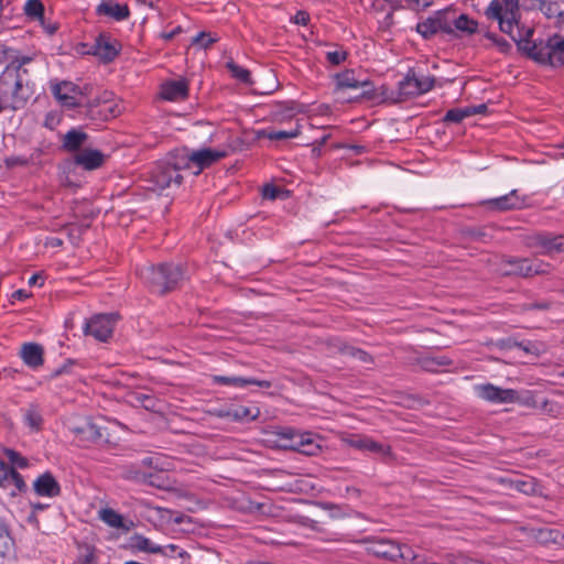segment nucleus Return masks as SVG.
<instances>
[{
    "label": "nucleus",
    "instance_id": "f257e3e1",
    "mask_svg": "<svg viewBox=\"0 0 564 564\" xmlns=\"http://www.w3.org/2000/svg\"><path fill=\"white\" fill-rule=\"evenodd\" d=\"M351 73H335V91L345 89H360L355 99H365L372 104L392 102L400 104L430 91L435 84L431 76H417V73H406L398 83L397 88H389L386 84H379L369 79H357L350 76Z\"/></svg>",
    "mask_w": 564,
    "mask_h": 564
},
{
    "label": "nucleus",
    "instance_id": "f03ea898",
    "mask_svg": "<svg viewBox=\"0 0 564 564\" xmlns=\"http://www.w3.org/2000/svg\"><path fill=\"white\" fill-rule=\"evenodd\" d=\"M140 275L150 292L159 295L180 289L188 279L187 267L175 262L144 267L140 270Z\"/></svg>",
    "mask_w": 564,
    "mask_h": 564
},
{
    "label": "nucleus",
    "instance_id": "7ed1b4c3",
    "mask_svg": "<svg viewBox=\"0 0 564 564\" xmlns=\"http://www.w3.org/2000/svg\"><path fill=\"white\" fill-rule=\"evenodd\" d=\"M488 19L496 20L500 30L518 43L527 41L533 34L532 29L524 32L519 26V0H492L486 10Z\"/></svg>",
    "mask_w": 564,
    "mask_h": 564
},
{
    "label": "nucleus",
    "instance_id": "20e7f679",
    "mask_svg": "<svg viewBox=\"0 0 564 564\" xmlns=\"http://www.w3.org/2000/svg\"><path fill=\"white\" fill-rule=\"evenodd\" d=\"M529 56L542 66H564V35L555 33L546 39L534 42L531 46H523Z\"/></svg>",
    "mask_w": 564,
    "mask_h": 564
},
{
    "label": "nucleus",
    "instance_id": "39448f33",
    "mask_svg": "<svg viewBox=\"0 0 564 564\" xmlns=\"http://www.w3.org/2000/svg\"><path fill=\"white\" fill-rule=\"evenodd\" d=\"M111 93L105 91L102 96L91 99L87 96L83 105L78 108L77 115L95 123L106 122L118 117L120 109L111 99Z\"/></svg>",
    "mask_w": 564,
    "mask_h": 564
},
{
    "label": "nucleus",
    "instance_id": "423d86ee",
    "mask_svg": "<svg viewBox=\"0 0 564 564\" xmlns=\"http://www.w3.org/2000/svg\"><path fill=\"white\" fill-rule=\"evenodd\" d=\"M367 553L388 562H397L399 558H414L413 551L405 544L384 538H373L365 541Z\"/></svg>",
    "mask_w": 564,
    "mask_h": 564
},
{
    "label": "nucleus",
    "instance_id": "0eeeda50",
    "mask_svg": "<svg viewBox=\"0 0 564 564\" xmlns=\"http://www.w3.org/2000/svg\"><path fill=\"white\" fill-rule=\"evenodd\" d=\"M88 89V85L80 87L68 80L51 83V91L57 101L63 107L76 108L77 110L89 95Z\"/></svg>",
    "mask_w": 564,
    "mask_h": 564
},
{
    "label": "nucleus",
    "instance_id": "6e6552de",
    "mask_svg": "<svg viewBox=\"0 0 564 564\" xmlns=\"http://www.w3.org/2000/svg\"><path fill=\"white\" fill-rule=\"evenodd\" d=\"M239 83L250 86L256 95H269L280 87L276 73H231Z\"/></svg>",
    "mask_w": 564,
    "mask_h": 564
},
{
    "label": "nucleus",
    "instance_id": "1a4fd4ad",
    "mask_svg": "<svg viewBox=\"0 0 564 564\" xmlns=\"http://www.w3.org/2000/svg\"><path fill=\"white\" fill-rule=\"evenodd\" d=\"M148 181L151 183L150 189L163 191L172 185L180 186L183 182V176L163 159L158 161L150 170Z\"/></svg>",
    "mask_w": 564,
    "mask_h": 564
},
{
    "label": "nucleus",
    "instance_id": "9d476101",
    "mask_svg": "<svg viewBox=\"0 0 564 564\" xmlns=\"http://www.w3.org/2000/svg\"><path fill=\"white\" fill-rule=\"evenodd\" d=\"M281 438L285 441L284 448L292 449L306 456L317 455L322 447L311 433H299L292 429L281 432Z\"/></svg>",
    "mask_w": 564,
    "mask_h": 564
},
{
    "label": "nucleus",
    "instance_id": "9b49d317",
    "mask_svg": "<svg viewBox=\"0 0 564 564\" xmlns=\"http://www.w3.org/2000/svg\"><path fill=\"white\" fill-rule=\"evenodd\" d=\"M118 318L115 313L94 315L85 323L84 334L105 343L112 336Z\"/></svg>",
    "mask_w": 564,
    "mask_h": 564
},
{
    "label": "nucleus",
    "instance_id": "f8f14e48",
    "mask_svg": "<svg viewBox=\"0 0 564 564\" xmlns=\"http://www.w3.org/2000/svg\"><path fill=\"white\" fill-rule=\"evenodd\" d=\"M530 248H540L541 254H553L564 252V235L551 232H536L528 238Z\"/></svg>",
    "mask_w": 564,
    "mask_h": 564
},
{
    "label": "nucleus",
    "instance_id": "ddd939ff",
    "mask_svg": "<svg viewBox=\"0 0 564 564\" xmlns=\"http://www.w3.org/2000/svg\"><path fill=\"white\" fill-rule=\"evenodd\" d=\"M189 82L185 77L166 79L161 83L159 97L165 101L180 102L188 98Z\"/></svg>",
    "mask_w": 564,
    "mask_h": 564
},
{
    "label": "nucleus",
    "instance_id": "4468645a",
    "mask_svg": "<svg viewBox=\"0 0 564 564\" xmlns=\"http://www.w3.org/2000/svg\"><path fill=\"white\" fill-rule=\"evenodd\" d=\"M476 391L479 398L492 403H514L519 400L517 390L503 389L492 383L479 384Z\"/></svg>",
    "mask_w": 564,
    "mask_h": 564
},
{
    "label": "nucleus",
    "instance_id": "2eb2a0df",
    "mask_svg": "<svg viewBox=\"0 0 564 564\" xmlns=\"http://www.w3.org/2000/svg\"><path fill=\"white\" fill-rule=\"evenodd\" d=\"M13 85V89L11 90L12 99L14 105L13 108H18L23 106L32 95V91L26 84L23 85L22 79L20 78L19 73H1L0 75V88L2 85Z\"/></svg>",
    "mask_w": 564,
    "mask_h": 564
},
{
    "label": "nucleus",
    "instance_id": "dca6fc26",
    "mask_svg": "<svg viewBox=\"0 0 564 564\" xmlns=\"http://www.w3.org/2000/svg\"><path fill=\"white\" fill-rule=\"evenodd\" d=\"M480 205L490 212H509L522 208L524 199L520 198L517 189H512L500 197L481 200Z\"/></svg>",
    "mask_w": 564,
    "mask_h": 564
},
{
    "label": "nucleus",
    "instance_id": "f3484780",
    "mask_svg": "<svg viewBox=\"0 0 564 564\" xmlns=\"http://www.w3.org/2000/svg\"><path fill=\"white\" fill-rule=\"evenodd\" d=\"M121 44L117 39L108 34H99L91 46V53L98 58L110 62L119 53Z\"/></svg>",
    "mask_w": 564,
    "mask_h": 564
},
{
    "label": "nucleus",
    "instance_id": "a211bd4d",
    "mask_svg": "<svg viewBox=\"0 0 564 564\" xmlns=\"http://www.w3.org/2000/svg\"><path fill=\"white\" fill-rule=\"evenodd\" d=\"M72 432L85 446L107 441L104 430L91 421H85L83 424L72 427Z\"/></svg>",
    "mask_w": 564,
    "mask_h": 564
},
{
    "label": "nucleus",
    "instance_id": "6ab92c4d",
    "mask_svg": "<svg viewBox=\"0 0 564 564\" xmlns=\"http://www.w3.org/2000/svg\"><path fill=\"white\" fill-rule=\"evenodd\" d=\"M227 155V151L214 150L210 148L192 151V162L193 165L197 167V171H195L194 174L198 175L203 170L212 166L214 163Z\"/></svg>",
    "mask_w": 564,
    "mask_h": 564
},
{
    "label": "nucleus",
    "instance_id": "aec40b11",
    "mask_svg": "<svg viewBox=\"0 0 564 564\" xmlns=\"http://www.w3.org/2000/svg\"><path fill=\"white\" fill-rule=\"evenodd\" d=\"M33 489L40 497H58L62 488L59 482L56 480L51 471L41 474L33 482Z\"/></svg>",
    "mask_w": 564,
    "mask_h": 564
},
{
    "label": "nucleus",
    "instance_id": "412c9836",
    "mask_svg": "<svg viewBox=\"0 0 564 564\" xmlns=\"http://www.w3.org/2000/svg\"><path fill=\"white\" fill-rule=\"evenodd\" d=\"M212 382L218 386H232V387H246L250 384L258 386L263 389H269L272 387V381L270 380H260L256 378H245L238 376H212Z\"/></svg>",
    "mask_w": 564,
    "mask_h": 564
},
{
    "label": "nucleus",
    "instance_id": "4be33fe9",
    "mask_svg": "<svg viewBox=\"0 0 564 564\" xmlns=\"http://www.w3.org/2000/svg\"><path fill=\"white\" fill-rule=\"evenodd\" d=\"M123 549L131 553L144 552L149 554H158L159 551H161V545L154 543L141 533L134 532L127 539L123 544Z\"/></svg>",
    "mask_w": 564,
    "mask_h": 564
},
{
    "label": "nucleus",
    "instance_id": "5701e85b",
    "mask_svg": "<svg viewBox=\"0 0 564 564\" xmlns=\"http://www.w3.org/2000/svg\"><path fill=\"white\" fill-rule=\"evenodd\" d=\"M20 356L24 364L32 369H36L44 364V349L37 343L23 344Z\"/></svg>",
    "mask_w": 564,
    "mask_h": 564
},
{
    "label": "nucleus",
    "instance_id": "b1692460",
    "mask_svg": "<svg viewBox=\"0 0 564 564\" xmlns=\"http://www.w3.org/2000/svg\"><path fill=\"white\" fill-rule=\"evenodd\" d=\"M15 550V540L8 520L0 516V557L6 558Z\"/></svg>",
    "mask_w": 564,
    "mask_h": 564
},
{
    "label": "nucleus",
    "instance_id": "393cba45",
    "mask_svg": "<svg viewBox=\"0 0 564 564\" xmlns=\"http://www.w3.org/2000/svg\"><path fill=\"white\" fill-rule=\"evenodd\" d=\"M175 171L181 173L182 170L189 169L193 165L192 151L188 148L174 149L164 158Z\"/></svg>",
    "mask_w": 564,
    "mask_h": 564
},
{
    "label": "nucleus",
    "instance_id": "a878e982",
    "mask_svg": "<svg viewBox=\"0 0 564 564\" xmlns=\"http://www.w3.org/2000/svg\"><path fill=\"white\" fill-rule=\"evenodd\" d=\"M502 264L509 267V269L505 271V275L531 276V260L528 258L508 257L502 259Z\"/></svg>",
    "mask_w": 564,
    "mask_h": 564
},
{
    "label": "nucleus",
    "instance_id": "bb28decb",
    "mask_svg": "<svg viewBox=\"0 0 564 564\" xmlns=\"http://www.w3.org/2000/svg\"><path fill=\"white\" fill-rule=\"evenodd\" d=\"M105 155L99 150L86 149L75 156V163L91 171L104 164Z\"/></svg>",
    "mask_w": 564,
    "mask_h": 564
},
{
    "label": "nucleus",
    "instance_id": "cd10ccee",
    "mask_svg": "<svg viewBox=\"0 0 564 564\" xmlns=\"http://www.w3.org/2000/svg\"><path fill=\"white\" fill-rule=\"evenodd\" d=\"M301 112H304V105L296 101H285L278 104L272 110L271 116L274 121H285Z\"/></svg>",
    "mask_w": 564,
    "mask_h": 564
},
{
    "label": "nucleus",
    "instance_id": "c85d7f7f",
    "mask_svg": "<svg viewBox=\"0 0 564 564\" xmlns=\"http://www.w3.org/2000/svg\"><path fill=\"white\" fill-rule=\"evenodd\" d=\"M96 12L99 15H107L116 21L128 19L130 11L127 4L113 3L111 1H102L97 6Z\"/></svg>",
    "mask_w": 564,
    "mask_h": 564
},
{
    "label": "nucleus",
    "instance_id": "c756f323",
    "mask_svg": "<svg viewBox=\"0 0 564 564\" xmlns=\"http://www.w3.org/2000/svg\"><path fill=\"white\" fill-rule=\"evenodd\" d=\"M478 29V23L474 19L469 18L467 14L459 13L457 10H454V19H453V35L460 34H474Z\"/></svg>",
    "mask_w": 564,
    "mask_h": 564
},
{
    "label": "nucleus",
    "instance_id": "7c9ffc66",
    "mask_svg": "<svg viewBox=\"0 0 564 564\" xmlns=\"http://www.w3.org/2000/svg\"><path fill=\"white\" fill-rule=\"evenodd\" d=\"M88 140V134L78 129H70L63 138L62 148L67 152L78 151Z\"/></svg>",
    "mask_w": 564,
    "mask_h": 564
},
{
    "label": "nucleus",
    "instance_id": "2f4dec72",
    "mask_svg": "<svg viewBox=\"0 0 564 564\" xmlns=\"http://www.w3.org/2000/svg\"><path fill=\"white\" fill-rule=\"evenodd\" d=\"M72 564H100V552L95 545L79 544L78 554Z\"/></svg>",
    "mask_w": 564,
    "mask_h": 564
},
{
    "label": "nucleus",
    "instance_id": "473e14b6",
    "mask_svg": "<svg viewBox=\"0 0 564 564\" xmlns=\"http://www.w3.org/2000/svg\"><path fill=\"white\" fill-rule=\"evenodd\" d=\"M23 422L34 432H40L43 427L44 419L39 404L31 403L24 410Z\"/></svg>",
    "mask_w": 564,
    "mask_h": 564
},
{
    "label": "nucleus",
    "instance_id": "72a5a7b5",
    "mask_svg": "<svg viewBox=\"0 0 564 564\" xmlns=\"http://www.w3.org/2000/svg\"><path fill=\"white\" fill-rule=\"evenodd\" d=\"M336 348H337L338 352H340L341 355L350 356V357L359 360L364 365H373L375 364L373 357L369 352H367L366 350H364L361 348L354 347L344 341H339L336 345Z\"/></svg>",
    "mask_w": 564,
    "mask_h": 564
},
{
    "label": "nucleus",
    "instance_id": "f704fd0d",
    "mask_svg": "<svg viewBox=\"0 0 564 564\" xmlns=\"http://www.w3.org/2000/svg\"><path fill=\"white\" fill-rule=\"evenodd\" d=\"M415 364L419 365L424 371L437 372L440 368L451 366L452 360L446 356H421L415 358Z\"/></svg>",
    "mask_w": 564,
    "mask_h": 564
},
{
    "label": "nucleus",
    "instance_id": "c9c22d12",
    "mask_svg": "<svg viewBox=\"0 0 564 564\" xmlns=\"http://www.w3.org/2000/svg\"><path fill=\"white\" fill-rule=\"evenodd\" d=\"M454 10L453 8H446L434 13L440 32L453 35Z\"/></svg>",
    "mask_w": 564,
    "mask_h": 564
},
{
    "label": "nucleus",
    "instance_id": "e433bc0d",
    "mask_svg": "<svg viewBox=\"0 0 564 564\" xmlns=\"http://www.w3.org/2000/svg\"><path fill=\"white\" fill-rule=\"evenodd\" d=\"M100 519L111 528L129 531L130 527L124 525L123 517L111 508H105L99 511Z\"/></svg>",
    "mask_w": 564,
    "mask_h": 564
},
{
    "label": "nucleus",
    "instance_id": "4c0bfd02",
    "mask_svg": "<svg viewBox=\"0 0 564 564\" xmlns=\"http://www.w3.org/2000/svg\"><path fill=\"white\" fill-rule=\"evenodd\" d=\"M354 445L359 449L368 451L371 453H378L383 456L390 455L391 449L390 446H386L381 443L375 442L367 437L358 440L357 442L354 443Z\"/></svg>",
    "mask_w": 564,
    "mask_h": 564
},
{
    "label": "nucleus",
    "instance_id": "58836bf2",
    "mask_svg": "<svg viewBox=\"0 0 564 564\" xmlns=\"http://www.w3.org/2000/svg\"><path fill=\"white\" fill-rule=\"evenodd\" d=\"M24 13L28 18L44 24V6L40 0H28L24 4Z\"/></svg>",
    "mask_w": 564,
    "mask_h": 564
},
{
    "label": "nucleus",
    "instance_id": "ea45409f",
    "mask_svg": "<svg viewBox=\"0 0 564 564\" xmlns=\"http://www.w3.org/2000/svg\"><path fill=\"white\" fill-rule=\"evenodd\" d=\"M416 31L420 33L423 37L430 39L431 36L438 33V28L436 24L435 14L429 17L424 21L416 24Z\"/></svg>",
    "mask_w": 564,
    "mask_h": 564
},
{
    "label": "nucleus",
    "instance_id": "a19ab883",
    "mask_svg": "<svg viewBox=\"0 0 564 564\" xmlns=\"http://www.w3.org/2000/svg\"><path fill=\"white\" fill-rule=\"evenodd\" d=\"M261 193H262V197L264 199H270V200H275L278 198L284 199L289 196L288 189H284L282 187L276 186L271 183L264 184Z\"/></svg>",
    "mask_w": 564,
    "mask_h": 564
},
{
    "label": "nucleus",
    "instance_id": "79ce46f5",
    "mask_svg": "<svg viewBox=\"0 0 564 564\" xmlns=\"http://www.w3.org/2000/svg\"><path fill=\"white\" fill-rule=\"evenodd\" d=\"M263 135H265L270 140H283L296 138L301 134V124L296 123L295 128L292 130H272V131H263Z\"/></svg>",
    "mask_w": 564,
    "mask_h": 564
},
{
    "label": "nucleus",
    "instance_id": "37998d69",
    "mask_svg": "<svg viewBox=\"0 0 564 564\" xmlns=\"http://www.w3.org/2000/svg\"><path fill=\"white\" fill-rule=\"evenodd\" d=\"M133 399L142 408H144L148 411H152V412L158 410V405L160 403L159 399H156L154 395L145 394V393H141V392L134 393Z\"/></svg>",
    "mask_w": 564,
    "mask_h": 564
},
{
    "label": "nucleus",
    "instance_id": "c03bdc74",
    "mask_svg": "<svg viewBox=\"0 0 564 564\" xmlns=\"http://www.w3.org/2000/svg\"><path fill=\"white\" fill-rule=\"evenodd\" d=\"M465 118H468L467 108H452L446 111L443 117L444 123H460Z\"/></svg>",
    "mask_w": 564,
    "mask_h": 564
},
{
    "label": "nucleus",
    "instance_id": "a18cd8bd",
    "mask_svg": "<svg viewBox=\"0 0 564 564\" xmlns=\"http://www.w3.org/2000/svg\"><path fill=\"white\" fill-rule=\"evenodd\" d=\"M8 59L10 61V63L7 66V70H18L22 66L29 64L32 61V57L12 52L8 55Z\"/></svg>",
    "mask_w": 564,
    "mask_h": 564
},
{
    "label": "nucleus",
    "instance_id": "49530a36",
    "mask_svg": "<svg viewBox=\"0 0 564 564\" xmlns=\"http://www.w3.org/2000/svg\"><path fill=\"white\" fill-rule=\"evenodd\" d=\"M218 41V36L213 33L200 32L192 40V44L197 45L200 48H208L210 45Z\"/></svg>",
    "mask_w": 564,
    "mask_h": 564
},
{
    "label": "nucleus",
    "instance_id": "de8ad7c7",
    "mask_svg": "<svg viewBox=\"0 0 564 564\" xmlns=\"http://www.w3.org/2000/svg\"><path fill=\"white\" fill-rule=\"evenodd\" d=\"M235 420H239V421H242V420H256L258 417V415L260 414V411L259 409H256V412L252 413L251 409L247 408V406H243V405H240V406H237L236 409H234L230 413H229Z\"/></svg>",
    "mask_w": 564,
    "mask_h": 564
},
{
    "label": "nucleus",
    "instance_id": "09e8293b",
    "mask_svg": "<svg viewBox=\"0 0 564 564\" xmlns=\"http://www.w3.org/2000/svg\"><path fill=\"white\" fill-rule=\"evenodd\" d=\"M521 312H530V311H549L552 308V302L547 300H540L533 302H525L520 304Z\"/></svg>",
    "mask_w": 564,
    "mask_h": 564
},
{
    "label": "nucleus",
    "instance_id": "8fccbe9b",
    "mask_svg": "<svg viewBox=\"0 0 564 564\" xmlns=\"http://www.w3.org/2000/svg\"><path fill=\"white\" fill-rule=\"evenodd\" d=\"M158 554H162L163 556L171 558L175 556L181 558L189 557V554L176 544H167L164 546L161 545V551H159Z\"/></svg>",
    "mask_w": 564,
    "mask_h": 564
},
{
    "label": "nucleus",
    "instance_id": "3c124183",
    "mask_svg": "<svg viewBox=\"0 0 564 564\" xmlns=\"http://www.w3.org/2000/svg\"><path fill=\"white\" fill-rule=\"evenodd\" d=\"M541 11L547 19H553L554 23H556L561 17L562 9L556 2H543L541 4Z\"/></svg>",
    "mask_w": 564,
    "mask_h": 564
},
{
    "label": "nucleus",
    "instance_id": "603ef678",
    "mask_svg": "<svg viewBox=\"0 0 564 564\" xmlns=\"http://www.w3.org/2000/svg\"><path fill=\"white\" fill-rule=\"evenodd\" d=\"M4 455L9 460V465H15L20 468H26L29 465V462L25 457H23L19 452L12 449V448H6Z\"/></svg>",
    "mask_w": 564,
    "mask_h": 564
},
{
    "label": "nucleus",
    "instance_id": "864d4df0",
    "mask_svg": "<svg viewBox=\"0 0 564 564\" xmlns=\"http://www.w3.org/2000/svg\"><path fill=\"white\" fill-rule=\"evenodd\" d=\"M147 471L141 470L140 465H131L129 466L123 474V477L128 480H133L137 482H141L145 479Z\"/></svg>",
    "mask_w": 564,
    "mask_h": 564
},
{
    "label": "nucleus",
    "instance_id": "5fc2aeb1",
    "mask_svg": "<svg viewBox=\"0 0 564 564\" xmlns=\"http://www.w3.org/2000/svg\"><path fill=\"white\" fill-rule=\"evenodd\" d=\"M326 61L330 66H338L347 57V53L343 48H335L325 53Z\"/></svg>",
    "mask_w": 564,
    "mask_h": 564
},
{
    "label": "nucleus",
    "instance_id": "6e6d98bb",
    "mask_svg": "<svg viewBox=\"0 0 564 564\" xmlns=\"http://www.w3.org/2000/svg\"><path fill=\"white\" fill-rule=\"evenodd\" d=\"M10 485H14L20 492H24L28 489L22 475L19 471H17L14 467H12V473H10L8 478L7 486Z\"/></svg>",
    "mask_w": 564,
    "mask_h": 564
},
{
    "label": "nucleus",
    "instance_id": "4d7b16f0",
    "mask_svg": "<svg viewBox=\"0 0 564 564\" xmlns=\"http://www.w3.org/2000/svg\"><path fill=\"white\" fill-rule=\"evenodd\" d=\"M142 484L155 487V488H164V480L160 474L156 471H150L145 474V479Z\"/></svg>",
    "mask_w": 564,
    "mask_h": 564
},
{
    "label": "nucleus",
    "instance_id": "13d9d810",
    "mask_svg": "<svg viewBox=\"0 0 564 564\" xmlns=\"http://www.w3.org/2000/svg\"><path fill=\"white\" fill-rule=\"evenodd\" d=\"M29 163L30 160L24 155H11L4 159V164L8 169L26 166Z\"/></svg>",
    "mask_w": 564,
    "mask_h": 564
},
{
    "label": "nucleus",
    "instance_id": "bf43d9fd",
    "mask_svg": "<svg viewBox=\"0 0 564 564\" xmlns=\"http://www.w3.org/2000/svg\"><path fill=\"white\" fill-rule=\"evenodd\" d=\"M558 536L560 532L551 529H540L536 534V538L541 542H557Z\"/></svg>",
    "mask_w": 564,
    "mask_h": 564
},
{
    "label": "nucleus",
    "instance_id": "052dcab7",
    "mask_svg": "<svg viewBox=\"0 0 564 564\" xmlns=\"http://www.w3.org/2000/svg\"><path fill=\"white\" fill-rule=\"evenodd\" d=\"M551 265L549 263H544L541 260H531V276L533 275H541V274H547L550 273Z\"/></svg>",
    "mask_w": 564,
    "mask_h": 564
},
{
    "label": "nucleus",
    "instance_id": "680f3d73",
    "mask_svg": "<svg viewBox=\"0 0 564 564\" xmlns=\"http://www.w3.org/2000/svg\"><path fill=\"white\" fill-rule=\"evenodd\" d=\"M517 348L523 350L527 354H531V355H534V356H539L540 355V349L536 346V344H534V343H532L530 340L518 341Z\"/></svg>",
    "mask_w": 564,
    "mask_h": 564
},
{
    "label": "nucleus",
    "instance_id": "e2e57ef3",
    "mask_svg": "<svg viewBox=\"0 0 564 564\" xmlns=\"http://www.w3.org/2000/svg\"><path fill=\"white\" fill-rule=\"evenodd\" d=\"M12 467L13 466L0 459V485L2 487H7L9 475L12 473Z\"/></svg>",
    "mask_w": 564,
    "mask_h": 564
},
{
    "label": "nucleus",
    "instance_id": "0e129e2a",
    "mask_svg": "<svg viewBox=\"0 0 564 564\" xmlns=\"http://www.w3.org/2000/svg\"><path fill=\"white\" fill-rule=\"evenodd\" d=\"M75 365V360L74 359H67L61 367L56 368L51 377L52 378H57L64 373H68L70 371V368Z\"/></svg>",
    "mask_w": 564,
    "mask_h": 564
},
{
    "label": "nucleus",
    "instance_id": "69168bd1",
    "mask_svg": "<svg viewBox=\"0 0 564 564\" xmlns=\"http://www.w3.org/2000/svg\"><path fill=\"white\" fill-rule=\"evenodd\" d=\"M516 488L523 494H531L534 490V484L530 480H517Z\"/></svg>",
    "mask_w": 564,
    "mask_h": 564
},
{
    "label": "nucleus",
    "instance_id": "338daca9",
    "mask_svg": "<svg viewBox=\"0 0 564 564\" xmlns=\"http://www.w3.org/2000/svg\"><path fill=\"white\" fill-rule=\"evenodd\" d=\"M291 21L299 25H306L310 21V14L306 11H297Z\"/></svg>",
    "mask_w": 564,
    "mask_h": 564
},
{
    "label": "nucleus",
    "instance_id": "774afa93",
    "mask_svg": "<svg viewBox=\"0 0 564 564\" xmlns=\"http://www.w3.org/2000/svg\"><path fill=\"white\" fill-rule=\"evenodd\" d=\"M497 346L500 348V349H512V348H517L518 346V340L512 338V337H508V338H501L497 341Z\"/></svg>",
    "mask_w": 564,
    "mask_h": 564
}]
</instances>
